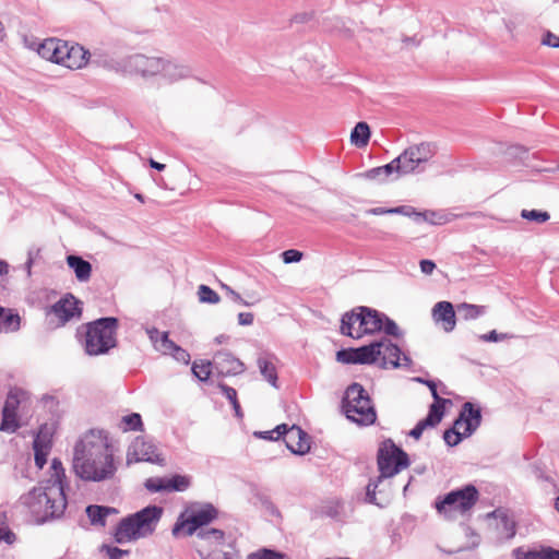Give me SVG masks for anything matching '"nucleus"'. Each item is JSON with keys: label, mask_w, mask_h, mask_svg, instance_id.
Listing matches in <instances>:
<instances>
[{"label": "nucleus", "mask_w": 559, "mask_h": 559, "mask_svg": "<svg viewBox=\"0 0 559 559\" xmlns=\"http://www.w3.org/2000/svg\"><path fill=\"white\" fill-rule=\"evenodd\" d=\"M361 317V307H357L349 312L343 314L341 320V333L346 336L356 338L358 321L354 317Z\"/></svg>", "instance_id": "nucleus-30"}, {"label": "nucleus", "mask_w": 559, "mask_h": 559, "mask_svg": "<svg viewBox=\"0 0 559 559\" xmlns=\"http://www.w3.org/2000/svg\"><path fill=\"white\" fill-rule=\"evenodd\" d=\"M85 511L91 521V524L98 526H105L106 518L110 514L117 513V510L115 508L96 504L88 506Z\"/></svg>", "instance_id": "nucleus-29"}, {"label": "nucleus", "mask_w": 559, "mask_h": 559, "mask_svg": "<svg viewBox=\"0 0 559 559\" xmlns=\"http://www.w3.org/2000/svg\"><path fill=\"white\" fill-rule=\"evenodd\" d=\"M419 265H420V271L427 275L431 274L433 272V270L436 269V264L431 260H421Z\"/></svg>", "instance_id": "nucleus-59"}, {"label": "nucleus", "mask_w": 559, "mask_h": 559, "mask_svg": "<svg viewBox=\"0 0 559 559\" xmlns=\"http://www.w3.org/2000/svg\"><path fill=\"white\" fill-rule=\"evenodd\" d=\"M380 348L381 344H378V342L355 348L357 364L370 365L378 362Z\"/></svg>", "instance_id": "nucleus-26"}, {"label": "nucleus", "mask_w": 559, "mask_h": 559, "mask_svg": "<svg viewBox=\"0 0 559 559\" xmlns=\"http://www.w3.org/2000/svg\"><path fill=\"white\" fill-rule=\"evenodd\" d=\"M214 368L223 376H235L245 371V365L228 352H218L213 358Z\"/></svg>", "instance_id": "nucleus-18"}, {"label": "nucleus", "mask_w": 559, "mask_h": 559, "mask_svg": "<svg viewBox=\"0 0 559 559\" xmlns=\"http://www.w3.org/2000/svg\"><path fill=\"white\" fill-rule=\"evenodd\" d=\"M382 331L386 335H391V336H400V334H401L400 329L396 325V323L393 320H391L390 318H388L385 314H384V322L382 325Z\"/></svg>", "instance_id": "nucleus-49"}, {"label": "nucleus", "mask_w": 559, "mask_h": 559, "mask_svg": "<svg viewBox=\"0 0 559 559\" xmlns=\"http://www.w3.org/2000/svg\"><path fill=\"white\" fill-rule=\"evenodd\" d=\"M408 455L391 440L383 442L378 453V468L380 475L370 480L367 485L366 501L377 506H382L377 501V489L379 485L386 478H391L399 474L402 469L408 467Z\"/></svg>", "instance_id": "nucleus-4"}, {"label": "nucleus", "mask_w": 559, "mask_h": 559, "mask_svg": "<svg viewBox=\"0 0 559 559\" xmlns=\"http://www.w3.org/2000/svg\"><path fill=\"white\" fill-rule=\"evenodd\" d=\"M120 428L123 431L142 430L143 423L141 415L138 413H132L130 415L123 416L120 421Z\"/></svg>", "instance_id": "nucleus-35"}, {"label": "nucleus", "mask_w": 559, "mask_h": 559, "mask_svg": "<svg viewBox=\"0 0 559 559\" xmlns=\"http://www.w3.org/2000/svg\"><path fill=\"white\" fill-rule=\"evenodd\" d=\"M254 436L261 439L265 440H278L280 438H276V431L275 429L269 430V431H257L254 432Z\"/></svg>", "instance_id": "nucleus-61"}, {"label": "nucleus", "mask_w": 559, "mask_h": 559, "mask_svg": "<svg viewBox=\"0 0 559 559\" xmlns=\"http://www.w3.org/2000/svg\"><path fill=\"white\" fill-rule=\"evenodd\" d=\"M160 69H163V57H148L141 53L122 59L117 68L126 74H139L143 78L160 74Z\"/></svg>", "instance_id": "nucleus-8"}, {"label": "nucleus", "mask_w": 559, "mask_h": 559, "mask_svg": "<svg viewBox=\"0 0 559 559\" xmlns=\"http://www.w3.org/2000/svg\"><path fill=\"white\" fill-rule=\"evenodd\" d=\"M90 57V51L84 47L78 44L70 45L64 41V47L61 50L60 64L71 70L82 69L87 64Z\"/></svg>", "instance_id": "nucleus-16"}, {"label": "nucleus", "mask_w": 559, "mask_h": 559, "mask_svg": "<svg viewBox=\"0 0 559 559\" xmlns=\"http://www.w3.org/2000/svg\"><path fill=\"white\" fill-rule=\"evenodd\" d=\"M19 428V423L15 413H3L2 421L0 424V430L4 432H15Z\"/></svg>", "instance_id": "nucleus-37"}, {"label": "nucleus", "mask_w": 559, "mask_h": 559, "mask_svg": "<svg viewBox=\"0 0 559 559\" xmlns=\"http://www.w3.org/2000/svg\"><path fill=\"white\" fill-rule=\"evenodd\" d=\"M442 417L443 412L441 405L431 404L427 417L416 424V426L411 430L409 436L415 439H419L425 429L437 426L441 421Z\"/></svg>", "instance_id": "nucleus-21"}, {"label": "nucleus", "mask_w": 559, "mask_h": 559, "mask_svg": "<svg viewBox=\"0 0 559 559\" xmlns=\"http://www.w3.org/2000/svg\"><path fill=\"white\" fill-rule=\"evenodd\" d=\"M145 488L151 492L169 491L167 478L152 477L146 479Z\"/></svg>", "instance_id": "nucleus-42"}, {"label": "nucleus", "mask_w": 559, "mask_h": 559, "mask_svg": "<svg viewBox=\"0 0 559 559\" xmlns=\"http://www.w3.org/2000/svg\"><path fill=\"white\" fill-rule=\"evenodd\" d=\"M336 360L342 364H357L355 348L338 350L336 353Z\"/></svg>", "instance_id": "nucleus-46"}, {"label": "nucleus", "mask_w": 559, "mask_h": 559, "mask_svg": "<svg viewBox=\"0 0 559 559\" xmlns=\"http://www.w3.org/2000/svg\"><path fill=\"white\" fill-rule=\"evenodd\" d=\"M239 325H251L253 323V314L251 312H240L238 314Z\"/></svg>", "instance_id": "nucleus-60"}, {"label": "nucleus", "mask_w": 559, "mask_h": 559, "mask_svg": "<svg viewBox=\"0 0 559 559\" xmlns=\"http://www.w3.org/2000/svg\"><path fill=\"white\" fill-rule=\"evenodd\" d=\"M443 215L435 211H425L416 214V222L425 221L431 224H442Z\"/></svg>", "instance_id": "nucleus-44"}, {"label": "nucleus", "mask_w": 559, "mask_h": 559, "mask_svg": "<svg viewBox=\"0 0 559 559\" xmlns=\"http://www.w3.org/2000/svg\"><path fill=\"white\" fill-rule=\"evenodd\" d=\"M354 320L358 321L356 338H360L365 334H373L382 331L384 314L377 310L361 307V317L356 316Z\"/></svg>", "instance_id": "nucleus-15"}, {"label": "nucleus", "mask_w": 559, "mask_h": 559, "mask_svg": "<svg viewBox=\"0 0 559 559\" xmlns=\"http://www.w3.org/2000/svg\"><path fill=\"white\" fill-rule=\"evenodd\" d=\"M282 258L283 261L287 264L293 262H299L302 258V252L295 249H289L282 253Z\"/></svg>", "instance_id": "nucleus-51"}, {"label": "nucleus", "mask_w": 559, "mask_h": 559, "mask_svg": "<svg viewBox=\"0 0 559 559\" xmlns=\"http://www.w3.org/2000/svg\"><path fill=\"white\" fill-rule=\"evenodd\" d=\"M199 301L203 304L216 305L221 298L216 292L206 285H200L198 288Z\"/></svg>", "instance_id": "nucleus-36"}, {"label": "nucleus", "mask_w": 559, "mask_h": 559, "mask_svg": "<svg viewBox=\"0 0 559 559\" xmlns=\"http://www.w3.org/2000/svg\"><path fill=\"white\" fill-rule=\"evenodd\" d=\"M189 478L181 475H175L171 478H167V485L169 491H183L189 487Z\"/></svg>", "instance_id": "nucleus-41"}, {"label": "nucleus", "mask_w": 559, "mask_h": 559, "mask_svg": "<svg viewBox=\"0 0 559 559\" xmlns=\"http://www.w3.org/2000/svg\"><path fill=\"white\" fill-rule=\"evenodd\" d=\"M392 214H401L404 216L413 217L416 221V214H419L414 207L408 205H402L396 207H391Z\"/></svg>", "instance_id": "nucleus-50"}, {"label": "nucleus", "mask_w": 559, "mask_h": 559, "mask_svg": "<svg viewBox=\"0 0 559 559\" xmlns=\"http://www.w3.org/2000/svg\"><path fill=\"white\" fill-rule=\"evenodd\" d=\"M175 346L176 344L169 340L168 333L163 332L159 337V343L156 345L155 349L166 355L173 353Z\"/></svg>", "instance_id": "nucleus-45"}, {"label": "nucleus", "mask_w": 559, "mask_h": 559, "mask_svg": "<svg viewBox=\"0 0 559 559\" xmlns=\"http://www.w3.org/2000/svg\"><path fill=\"white\" fill-rule=\"evenodd\" d=\"M364 176L367 178V179H370V180H374V179H378L380 177H383L382 175V170H381V167H374L372 169H369L368 171H366L364 174Z\"/></svg>", "instance_id": "nucleus-62"}, {"label": "nucleus", "mask_w": 559, "mask_h": 559, "mask_svg": "<svg viewBox=\"0 0 559 559\" xmlns=\"http://www.w3.org/2000/svg\"><path fill=\"white\" fill-rule=\"evenodd\" d=\"M210 559H238L235 554L231 552H214L211 555Z\"/></svg>", "instance_id": "nucleus-63"}, {"label": "nucleus", "mask_w": 559, "mask_h": 559, "mask_svg": "<svg viewBox=\"0 0 559 559\" xmlns=\"http://www.w3.org/2000/svg\"><path fill=\"white\" fill-rule=\"evenodd\" d=\"M479 338L484 342H499L508 338V335L504 333H497L496 330H492L487 334L480 335Z\"/></svg>", "instance_id": "nucleus-54"}, {"label": "nucleus", "mask_w": 559, "mask_h": 559, "mask_svg": "<svg viewBox=\"0 0 559 559\" xmlns=\"http://www.w3.org/2000/svg\"><path fill=\"white\" fill-rule=\"evenodd\" d=\"M259 559H284V557L272 550H264Z\"/></svg>", "instance_id": "nucleus-64"}, {"label": "nucleus", "mask_w": 559, "mask_h": 559, "mask_svg": "<svg viewBox=\"0 0 559 559\" xmlns=\"http://www.w3.org/2000/svg\"><path fill=\"white\" fill-rule=\"evenodd\" d=\"M426 384L429 386L430 389V392H431V395L435 400V403L433 404H438V405H441V407L443 408V405L448 402L447 400L444 399H441L437 392V385L435 382L432 381H426Z\"/></svg>", "instance_id": "nucleus-57"}, {"label": "nucleus", "mask_w": 559, "mask_h": 559, "mask_svg": "<svg viewBox=\"0 0 559 559\" xmlns=\"http://www.w3.org/2000/svg\"><path fill=\"white\" fill-rule=\"evenodd\" d=\"M126 460L128 465L138 462L163 464L164 461L157 453L156 447L140 437L129 445Z\"/></svg>", "instance_id": "nucleus-12"}, {"label": "nucleus", "mask_w": 559, "mask_h": 559, "mask_svg": "<svg viewBox=\"0 0 559 559\" xmlns=\"http://www.w3.org/2000/svg\"><path fill=\"white\" fill-rule=\"evenodd\" d=\"M170 355H173V357L179 362L187 365L190 361L189 353L186 349L179 347L178 345L175 346Z\"/></svg>", "instance_id": "nucleus-52"}, {"label": "nucleus", "mask_w": 559, "mask_h": 559, "mask_svg": "<svg viewBox=\"0 0 559 559\" xmlns=\"http://www.w3.org/2000/svg\"><path fill=\"white\" fill-rule=\"evenodd\" d=\"M382 170L383 177H389L392 174H396L397 177L408 175L407 171L403 168L404 165L402 162H397V157L394 158L392 162L384 166H380Z\"/></svg>", "instance_id": "nucleus-38"}, {"label": "nucleus", "mask_w": 559, "mask_h": 559, "mask_svg": "<svg viewBox=\"0 0 559 559\" xmlns=\"http://www.w3.org/2000/svg\"><path fill=\"white\" fill-rule=\"evenodd\" d=\"M27 393L21 389H12L10 390L4 406H3V413H15L20 406L21 403L25 402L27 400Z\"/></svg>", "instance_id": "nucleus-32"}, {"label": "nucleus", "mask_w": 559, "mask_h": 559, "mask_svg": "<svg viewBox=\"0 0 559 559\" xmlns=\"http://www.w3.org/2000/svg\"><path fill=\"white\" fill-rule=\"evenodd\" d=\"M370 129L366 122H358L350 133V141L356 146L361 147L368 144Z\"/></svg>", "instance_id": "nucleus-33"}, {"label": "nucleus", "mask_w": 559, "mask_h": 559, "mask_svg": "<svg viewBox=\"0 0 559 559\" xmlns=\"http://www.w3.org/2000/svg\"><path fill=\"white\" fill-rule=\"evenodd\" d=\"M513 554L515 559H559V550L550 547L540 550L516 548Z\"/></svg>", "instance_id": "nucleus-27"}, {"label": "nucleus", "mask_w": 559, "mask_h": 559, "mask_svg": "<svg viewBox=\"0 0 559 559\" xmlns=\"http://www.w3.org/2000/svg\"><path fill=\"white\" fill-rule=\"evenodd\" d=\"M378 344H381L378 360L379 366L381 368H388L389 366L393 368L411 366V358L406 355H403L401 357V349L397 345L393 344L391 341L386 338L378 341Z\"/></svg>", "instance_id": "nucleus-14"}, {"label": "nucleus", "mask_w": 559, "mask_h": 559, "mask_svg": "<svg viewBox=\"0 0 559 559\" xmlns=\"http://www.w3.org/2000/svg\"><path fill=\"white\" fill-rule=\"evenodd\" d=\"M485 306H477L472 304H460L457 306V312L464 320H474L485 313Z\"/></svg>", "instance_id": "nucleus-34"}, {"label": "nucleus", "mask_w": 559, "mask_h": 559, "mask_svg": "<svg viewBox=\"0 0 559 559\" xmlns=\"http://www.w3.org/2000/svg\"><path fill=\"white\" fill-rule=\"evenodd\" d=\"M342 407L346 417L360 426L372 425L377 419L371 400L359 383L355 382L346 389Z\"/></svg>", "instance_id": "nucleus-6"}, {"label": "nucleus", "mask_w": 559, "mask_h": 559, "mask_svg": "<svg viewBox=\"0 0 559 559\" xmlns=\"http://www.w3.org/2000/svg\"><path fill=\"white\" fill-rule=\"evenodd\" d=\"M45 427H41L36 436L33 448L35 452V464L38 468H43L47 462V455L50 450V441L44 432Z\"/></svg>", "instance_id": "nucleus-24"}, {"label": "nucleus", "mask_w": 559, "mask_h": 559, "mask_svg": "<svg viewBox=\"0 0 559 559\" xmlns=\"http://www.w3.org/2000/svg\"><path fill=\"white\" fill-rule=\"evenodd\" d=\"M73 469L86 481H103L115 476L114 452L103 430L92 429L75 443Z\"/></svg>", "instance_id": "nucleus-1"}, {"label": "nucleus", "mask_w": 559, "mask_h": 559, "mask_svg": "<svg viewBox=\"0 0 559 559\" xmlns=\"http://www.w3.org/2000/svg\"><path fill=\"white\" fill-rule=\"evenodd\" d=\"M521 217L527 221H533L538 224H543L550 218V215L546 211L539 210H522Z\"/></svg>", "instance_id": "nucleus-40"}, {"label": "nucleus", "mask_w": 559, "mask_h": 559, "mask_svg": "<svg viewBox=\"0 0 559 559\" xmlns=\"http://www.w3.org/2000/svg\"><path fill=\"white\" fill-rule=\"evenodd\" d=\"M480 408L475 407L471 402H466L463 404L460 415L455 419L452 428L466 438L474 433V431L480 426Z\"/></svg>", "instance_id": "nucleus-13"}, {"label": "nucleus", "mask_w": 559, "mask_h": 559, "mask_svg": "<svg viewBox=\"0 0 559 559\" xmlns=\"http://www.w3.org/2000/svg\"><path fill=\"white\" fill-rule=\"evenodd\" d=\"M219 389L231 404H236L238 402L237 392L234 388L228 386L226 384H219Z\"/></svg>", "instance_id": "nucleus-56"}, {"label": "nucleus", "mask_w": 559, "mask_h": 559, "mask_svg": "<svg viewBox=\"0 0 559 559\" xmlns=\"http://www.w3.org/2000/svg\"><path fill=\"white\" fill-rule=\"evenodd\" d=\"M222 288L225 290L226 295L231 300H234L235 302H239V304H241L243 306H250L251 305L247 300L242 299L241 296L237 292H235L231 287H229L228 285L222 284Z\"/></svg>", "instance_id": "nucleus-53"}, {"label": "nucleus", "mask_w": 559, "mask_h": 559, "mask_svg": "<svg viewBox=\"0 0 559 559\" xmlns=\"http://www.w3.org/2000/svg\"><path fill=\"white\" fill-rule=\"evenodd\" d=\"M51 312L62 324H66L73 319H80L82 314L81 301L72 294H68L51 307Z\"/></svg>", "instance_id": "nucleus-17"}, {"label": "nucleus", "mask_w": 559, "mask_h": 559, "mask_svg": "<svg viewBox=\"0 0 559 559\" xmlns=\"http://www.w3.org/2000/svg\"><path fill=\"white\" fill-rule=\"evenodd\" d=\"M276 438L283 437L287 449L294 454H306L310 450L307 433L298 426L281 424L275 427Z\"/></svg>", "instance_id": "nucleus-11"}, {"label": "nucleus", "mask_w": 559, "mask_h": 559, "mask_svg": "<svg viewBox=\"0 0 559 559\" xmlns=\"http://www.w3.org/2000/svg\"><path fill=\"white\" fill-rule=\"evenodd\" d=\"M160 74L170 82H177L190 78L192 75V69L182 61L163 58Z\"/></svg>", "instance_id": "nucleus-19"}, {"label": "nucleus", "mask_w": 559, "mask_h": 559, "mask_svg": "<svg viewBox=\"0 0 559 559\" xmlns=\"http://www.w3.org/2000/svg\"><path fill=\"white\" fill-rule=\"evenodd\" d=\"M542 44L556 48L557 44H559V37L551 32H547L542 39Z\"/></svg>", "instance_id": "nucleus-58"}, {"label": "nucleus", "mask_w": 559, "mask_h": 559, "mask_svg": "<svg viewBox=\"0 0 559 559\" xmlns=\"http://www.w3.org/2000/svg\"><path fill=\"white\" fill-rule=\"evenodd\" d=\"M162 515V507L148 506L122 519L114 534L116 543L124 544L150 536L156 530Z\"/></svg>", "instance_id": "nucleus-3"}, {"label": "nucleus", "mask_w": 559, "mask_h": 559, "mask_svg": "<svg viewBox=\"0 0 559 559\" xmlns=\"http://www.w3.org/2000/svg\"><path fill=\"white\" fill-rule=\"evenodd\" d=\"M102 551H105L109 559H121V557L129 555V550L120 549L109 545H103Z\"/></svg>", "instance_id": "nucleus-48"}, {"label": "nucleus", "mask_w": 559, "mask_h": 559, "mask_svg": "<svg viewBox=\"0 0 559 559\" xmlns=\"http://www.w3.org/2000/svg\"><path fill=\"white\" fill-rule=\"evenodd\" d=\"M66 261L80 283H86L91 280L92 264L88 261L75 254H69Z\"/></svg>", "instance_id": "nucleus-23"}, {"label": "nucleus", "mask_w": 559, "mask_h": 559, "mask_svg": "<svg viewBox=\"0 0 559 559\" xmlns=\"http://www.w3.org/2000/svg\"><path fill=\"white\" fill-rule=\"evenodd\" d=\"M213 362L210 361H201V362H193L192 366V372L193 374L201 381H205L209 379L211 374Z\"/></svg>", "instance_id": "nucleus-39"}, {"label": "nucleus", "mask_w": 559, "mask_h": 559, "mask_svg": "<svg viewBox=\"0 0 559 559\" xmlns=\"http://www.w3.org/2000/svg\"><path fill=\"white\" fill-rule=\"evenodd\" d=\"M21 318L12 309L0 307V332L11 333L20 329Z\"/></svg>", "instance_id": "nucleus-28"}, {"label": "nucleus", "mask_w": 559, "mask_h": 559, "mask_svg": "<svg viewBox=\"0 0 559 559\" xmlns=\"http://www.w3.org/2000/svg\"><path fill=\"white\" fill-rule=\"evenodd\" d=\"M258 368L263 378L274 388H277V371L269 356H260L257 360Z\"/></svg>", "instance_id": "nucleus-31"}, {"label": "nucleus", "mask_w": 559, "mask_h": 559, "mask_svg": "<svg viewBox=\"0 0 559 559\" xmlns=\"http://www.w3.org/2000/svg\"><path fill=\"white\" fill-rule=\"evenodd\" d=\"M488 516L498 520L497 531L501 538L510 539L515 535V523L506 511L498 509L489 513Z\"/></svg>", "instance_id": "nucleus-25"}, {"label": "nucleus", "mask_w": 559, "mask_h": 559, "mask_svg": "<svg viewBox=\"0 0 559 559\" xmlns=\"http://www.w3.org/2000/svg\"><path fill=\"white\" fill-rule=\"evenodd\" d=\"M23 503L38 522L60 518L67 507L62 484L58 479H47L22 497Z\"/></svg>", "instance_id": "nucleus-2"}, {"label": "nucleus", "mask_w": 559, "mask_h": 559, "mask_svg": "<svg viewBox=\"0 0 559 559\" xmlns=\"http://www.w3.org/2000/svg\"><path fill=\"white\" fill-rule=\"evenodd\" d=\"M118 320L112 317L100 318L85 325L84 349L90 356L106 354L116 346Z\"/></svg>", "instance_id": "nucleus-5"}, {"label": "nucleus", "mask_w": 559, "mask_h": 559, "mask_svg": "<svg viewBox=\"0 0 559 559\" xmlns=\"http://www.w3.org/2000/svg\"><path fill=\"white\" fill-rule=\"evenodd\" d=\"M463 438L464 437L453 428L445 430L443 433V439L449 447L457 445Z\"/></svg>", "instance_id": "nucleus-47"}, {"label": "nucleus", "mask_w": 559, "mask_h": 559, "mask_svg": "<svg viewBox=\"0 0 559 559\" xmlns=\"http://www.w3.org/2000/svg\"><path fill=\"white\" fill-rule=\"evenodd\" d=\"M63 47V40L58 38H47L38 46L37 52L41 58L60 64L61 50Z\"/></svg>", "instance_id": "nucleus-22"}, {"label": "nucleus", "mask_w": 559, "mask_h": 559, "mask_svg": "<svg viewBox=\"0 0 559 559\" xmlns=\"http://www.w3.org/2000/svg\"><path fill=\"white\" fill-rule=\"evenodd\" d=\"M198 536L202 539L219 543L224 537V532L216 528H201Z\"/></svg>", "instance_id": "nucleus-43"}, {"label": "nucleus", "mask_w": 559, "mask_h": 559, "mask_svg": "<svg viewBox=\"0 0 559 559\" xmlns=\"http://www.w3.org/2000/svg\"><path fill=\"white\" fill-rule=\"evenodd\" d=\"M432 318L436 323H441L444 332H452L456 325L455 311L449 301H439L432 308Z\"/></svg>", "instance_id": "nucleus-20"}, {"label": "nucleus", "mask_w": 559, "mask_h": 559, "mask_svg": "<svg viewBox=\"0 0 559 559\" xmlns=\"http://www.w3.org/2000/svg\"><path fill=\"white\" fill-rule=\"evenodd\" d=\"M216 516V510L212 506H206L194 510L186 520H178L173 527V534L179 536L181 533L191 536L199 528L209 524Z\"/></svg>", "instance_id": "nucleus-10"}, {"label": "nucleus", "mask_w": 559, "mask_h": 559, "mask_svg": "<svg viewBox=\"0 0 559 559\" xmlns=\"http://www.w3.org/2000/svg\"><path fill=\"white\" fill-rule=\"evenodd\" d=\"M51 469L53 471V474L49 479H58L61 484V476L64 475V471L62 468V464L59 460L53 459L51 462Z\"/></svg>", "instance_id": "nucleus-55"}, {"label": "nucleus", "mask_w": 559, "mask_h": 559, "mask_svg": "<svg viewBox=\"0 0 559 559\" xmlns=\"http://www.w3.org/2000/svg\"><path fill=\"white\" fill-rule=\"evenodd\" d=\"M436 154V146L430 142H421L408 146L397 156L407 174L415 173L421 165L428 163Z\"/></svg>", "instance_id": "nucleus-9"}, {"label": "nucleus", "mask_w": 559, "mask_h": 559, "mask_svg": "<svg viewBox=\"0 0 559 559\" xmlns=\"http://www.w3.org/2000/svg\"><path fill=\"white\" fill-rule=\"evenodd\" d=\"M479 492L474 485H466L462 488L451 490L442 500L436 502V509L445 518L453 519L456 514L468 513L477 503Z\"/></svg>", "instance_id": "nucleus-7"}]
</instances>
